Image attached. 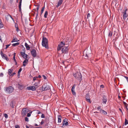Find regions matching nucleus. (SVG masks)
Segmentation results:
<instances>
[{"instance_id":"obj_7","label":"nucleus","mask_w":128,"mask_h":128,"mask_svg":"<svg viewBox=\"0 0 128 128\" xmlns=\"http://www.w3.org/2000/svg\"><path fill=\"white\" fill-rule=\"evenodd\" d=\"M28 109L26 108H24L22 109L21 112V114L23 116H26V114L28 112Z\"/></svg>"},{"instance_id":"obj_31","label":"nucleus","mask_w":128,"mask_h":128,"mask_svg":"<svg viewBox=\"0 0 128 128\" xmlns=\"http://www.w3.org/2000/svg\"><path fill=\"white\" fill-rule=\"evenodd\" d=\"M45 121L47 122L48 123L49 122V118L48 117H46L45 118Z\"/></svg>"},{"instance_id":"obj_40","label":"nucleus","mask_w":128,"mask_h":128,"mask_svg":"<svg viewBox=\"0 0 128 128\" xmlns=\"http://www.w3.org/2000/svg\"><path fill=\"white\" fill-rule=\"evenodd\" d=\"M25 120L26 121L28 122L29 121L28 118L27 117L25 118Z\"/></svg>"},{"instance_id":"obj_25","label":"nucleus","mask_w":128,"mask_h":128,"mask_svg":"<svg viewBox=\"0 0 128 128\" xmlns=\"http://www.w3.org/2000/svg\"><path fill=\"white\" fill-rule=\"evenodd\" d=\"M86 53L90 56L91 54V50H88L86 51Z\"/></svg>"},{"instance_id":"obj_27","label":"nucleus","mask_w":128,"mask_h":128,"mask_svg":"<svg viewBox=\"0 0 128 128\" xmlns=\"http://www.w3.org/2000/svg\"><path fill=\"white\" fill-rule=\"evenodd\" d=\"M112 34V32L111 31H109L108 34V37H111Z\"/></svg>"},{"instance_id":"obj_55","label":"nucleus","mask_w":128,"mask_h":128,"mask_svg":"<svg viewBox=\"0 0 128 128\" xmlns=\"http://www.w3.org/2000/svg\"><path fill=\"white\" fill-rule=\"evenodd\" d=\"M16 74V73L15 72H14L13 73H12V74H11V75H10V76H14V74Z\"/></svg>"},{"instance_id":"obj_46","label":"nucleus","mask_w":128,"mask_h":128,"mask_svg":"<svg viewBox=\"0 0 128 128\" xmlns=\"http://www.w3.org/2000/svg\"><path fill=\"white\" fill-rule=\"evenodd\" d=\"M40 8H39L38 7H37V8H36V12L37 13H38V10H39V9Z\"/></svg>"},{"instance_id":"obj_33","label":"nucleus","mask_w":128,"mask_h":128,"mask_svg":"<svg viewBox=\"0 0 128 128\" xmlns=\"http://www.w3.org/2000/svg\"><path fill=\"white\" fill-rule=\"evenodd\" d=\"M3 27V24H2L1 20L0 19V28H1Z\"/></svg>"},{"instance_id":"obj_35","label":"nucleus","mask_w":128,"mask_h":128,"mask_svg":"<svg viewBox=\"0 0 128 128\" xmlns=\"http://www.w3.org/2000/svg\"><path fill=\"white\" fill-rule=\"evenodd\" d=\"M44 8H45V6H44L42 8V10H41V15L43 13V12H44Z\"/></svg>"},{"instance_id":"obj_2","label":"nucleus","mask_w":128,"mask_h":128,"mask_svg":"<svg viewBox=\"0 0 128 128\" xmlns=\"http://www.w3.org/2000/svg\"><path fill=\"white\" fill-rule=\"evenodd\" d=\"M42 45L43 46L45 47L47 49L48 48V39L44 37L43 38Z\"/></svg>"},{"instance_id":"obj_4","label":"nucleus","mask_w":128,"mask_h":128,"mask_svg":"<svg viewBox=\"0 0 128 128\" xmlns=\"http://www.w3.org/2000/svg\"><path fill=\"white\" fill-rule=\"evenodd\" d=\"M50 89V86L46 84H44L43 86L41 88V90L42 91Z\"/></svg>"},{"instance_id":"obj_36","label":"nucleus","mask_w":128,"mask_h":128,"mask_svg":"<svg viewBox=\"0 0 128 128\" xmlns=\"http://www.w3.org/2000/svg\"><path fill=\"white\" fill-rule=\"evenodd\" d=\"M22 51L23 52H25V51H26L25 48L22 45Z\"/></svg>"},{"instance_id":"obj_8","label":"nucleus","mask_w":128,"mask_h":128,"mask_svg":"<svg viewBox=\"0 0 128 128\" xmlns=\"http://www.w3.org/2000/svg\"><path fill=\"white\" fill-rule=\"evenodd\" d=\"M31 53L33 57H35L37 56L36 51L34 49H32L31 51Z\"/></svg>"},{"instance_id":"obj_21","label":"nucleus","mask_w":128,"mask_h":128,"mask_svg":"<svg viewBox=\"0 0 128 128\" xmlns=\"http://www.w3.org/2000/svg\"><path fill=\"white\" fill-rule=\"evenodd\" d=\"M25 60L23 62V65L24 66H25L26 65V64L25 63H27L28 62V59H25Z\"/></svg>"},{"instance_id":"obj_44","label":"nucleus","mask_w":128,"mask_h":128,"mask_svg":"<svg viewBox=\"0 0 128 128\" xmlns=\"http://www.w3.org/2000/svg\"><path fill=\"white\" fill-rule=\"evenodd\" d=\"M41 117L42 118H45L44 115V114H42L41 116Z\"/></svg>"},{"instance_id":"obj_53","label":"nucleus","mask_w":128,"mask_h":128,"mask_svg":"<svg viewBox=\"0 0 128 128\" xmlns=\"http://www.w3.org/2000/svg\"><path fill=\"white\" fill-rule=\"evenodd\" d=\"M4 76V74L2 73H1L0 74V77H2Z\"/></svg>"},{"instance_id":"obj_17","label":"nucleus","mask_w":128,"mask_h":128,"mask_svg":"<svg viewBox=\"0 0 128 128\" xmlns=\"http://www.w3.org/2000/svg\"><path fill=\"white\" fill-rule=\"evenodd\" d=\"M100 111L103 114L106 115L107 114V112L104 110L100 109Z\"/></svg>"},{"instance_id":"obj_3","label":"nucleus","mask_w":128,"mask_h":128,"mask_svg":"<svg viewBox=\"0 0 128 128\" xmlns=\"http://www.w3.org/2000/svg\"><path fill=\"white\" fill-rule=\"evenodd\" d=\"M14 90L12 86H10L5 88L4 90L7 94H10L13 92Z\"/></svg>"},{"instance_id":"obj_59","label":"nucleus","mask_w":128,"mask_h":128,"mask_svg":"<svg viewBox=\"0 0 128 128\" xmlns=\"http://www.w3.org/2000/svg\"><path fill=\"white\" fill-rule=\"evenodd\" d=\"M8 16L10 17L12 19V20L14 22V19L12 18V16H11L9 14Z\"/></svg>"},{"instance_id":"obj_45","label":"nucleus","mask_w":128,"mask_h":128,"mask_svg":"<svg viewBox=\"0 0 128 128\" xmlns=\"http://www.w3.org/2000/svg\"><path fill=\"white\" fill-rule=\"evenodd\" d=\"M10 44H8L6 45V48H5L6 49H7L10 46Z\"/></svg>"},{"instance_id":"obj_24","label":"nucleus","mask_w":128,"mask_h":128,"mask_svg":"<svg viewBox=\"0 0 128 128\" xmlns=\"http://www.w3.org/2000/svg\"><path fill=\"white\" fill-rule=\"evenodd\" d=\"M19 41V40H18L17 38H16V37H13V40L12 41V42H18Z\"/></svg>"},{"instance_id":"obj_22","label":"nucleus","mask_w":128,"mask_h":128,"mask_svg":"<svg viewBox=\"0 0 128 128\" xmlns=\"http://www.w3.org/2000/svg\"><path fill=\"white\" fill-rule=\"evenodd\" d=\"M18 88L20 90H22L24 88V86L20 84H18Z\"/></svg>"},{"instance_id":"obj_26","label":"nucleus","mask_w":128,"mask_h":128,"mask_svg":"<svg viewBox=\"0 0 128 128\" xmlns=\"http://www.w3.org/2000/svg\"><path fill=\"white\" fill-rule=\"evenodd\" d=\"M15 27L16 28V30L17 32H18L19 31V30L18 28V25L16 23L15 24Z\"/></svg>"},{"instance_id":"obj_64","label":"nucleus","mask_w":128,"mask_h":128,"mask_svg":"<svg viewBox=\"0 0 128 128\" xmlns=\"http://www.w3.org/2000/svg\"><path fill=\"white\" fill-rule=\"evenodd\" d=\"M125 106L126 109L128 110V108L127 107L128 105H126V106Z\"/></svg>"},{"instance_id":"obj_37","label":"nucleus","mask_w":128,"mask_h":128,"mask_svg":"<svg viewBox=\"0 0 128 128\" xmlns=\"http://www.w3.org/2000/svg\"><path fill=\"white\" fill-rule=\"evenodd\" d=\"M22 0H20V1L19 2V4L18 5L19 7H21Z\"/></svg>"},{"instance_id":"obj_12","label":"nucleus","mask_w":128,"mask_h":128,"mask_svg":"<svg viewBox=\"0 0 128 128\" xmlns=\"http://www.w3.org/2000/svg\"><path fill=\"white\" fill-rule=\"evenodd\" d=\"M86 99V101L90 103L91 102L90 100V96L88 94H86L85 96Z\"/></svg>"},{"instance_id":"obj_32","label":"nucleus","mask_w":128,"mask_h":128,"mask_svg":"<svg viewBox=\"0 0 128 128\" xmlns=\"http://www.w3.org/2000/svg\"><path fill=\"white\" fill-rule=\"evenodd\" d=\"M22 68H20L19 69L18 71V76H20V73L22 71Z\"/></svg>"},{"instance_id":"obj_58","label":"nucleus","mask_w":128,"mask_h":128,"mask_svg":"<svg viewBox=\"0 0 128 128\" xmlns=\"http://www.w3.org/2000/svg\"><path fill=\"white\" fill-rule=\"evenodd\" d=\"M104 86L103 85H101L100 86V87L101 88H104Z\"/></svg>"},{"instance_id":"obj_49","label":"nucleus","mask_w":128,"mask_h":128,"mask_svg":"<svg viewBox=\"0 0 128 128\" xmlns=\"http://www.w3.org/2000/svg\"><path fill=\"white\" fill-rule=\"evenodd\" d=\"M90 13H88V14L87 15V18H88V17H90Z\"/></svg>"},{"instance_id":"obj_34","label":"nucleus","mask_w":128,"mask_h":128,"mask_svg":"<svg viewBox=\"0 0 128 128\" xmlns=\"http://www.w3.org/2000/svg\"><path fill=\"white\" fill-rule=\"evenodd\" d=\"M128 124V121L126 118L125 119L124 125H126Z\"/></svg>"},{"instance_id":"obj_30","label":"nucleus","mask_w":128,"mask_h":128,"mask_svg":"<svg viewBox=\"0 0 128 128\" xmlns=\"http://www.w3.org/2000/svg\"><path fill=\"white\" fill-rule=\"evenodd\" d=\"M19 43L18 42H16L15 43H14L12 44V46H17L19 45Z\"/></svg>"},{"instance_id":"obj_9","label":"nucleus","mask_w":128,"mask_h":128,"mask_svg":"<svg viewBox=\"0 0 128 128\" xmlns=\"http://www.w3.org/2000/svg\"><path fill=\"white\" fill-rule=\"evenodd\" d=\"M68 120L66 118L64 119L63 120L62 122V127H64L63 126H67L68 124Z\"/></svg>"},{"instance_id":"obj_29","label":"nucleus","mask_w":128,"mask_h":128,"mask_svg":"<svg viewBox=\"0 0 128 128\" xmlns=\"http://www.w3.org/2000/svg\"><path fill=\"white\" fill-rule=\"evenodd\" d=\"M48 14V11H46L44 15V17L45 18H46L47 17Z\"/></svg>"},{"instance_id":"obj_20","label":"nucleus","mask_w":128,"mask_h":128,"mask_svg":"<svg viewBox=\"0 0 128 128\" xmlns=\"http://www.w3.org/2000/svg\"><path fill=\"white\" fill-rule=\"evenodd\" d=\"M62 116L60 115L58 116V123H60L61 122Z\"/></svg>"},{"instance_id":"obj_56","label":"nucleus","mask_w":128,"mask_h":128,"mask_svg":"<svg viewBox=\"0 0 128 128\" xmlns=\"http://www.w3.org/2000/svg\"><path fill=\"white\" fill-rule=\"evenodd\" d=\"M42 76L43 77L44 79L46 80V76H44V75H43Z\"/></svg>"},{"instance_id":"obj_47","label":"nucleus","mask_w":128,"mask_h":128,"mask_svg":"<svg viewBox=\"0 0 128 128\" xmlns=\"http://www.w3.org/2000/svg\"><path fill=\"white\" fill-rule=\"evenodd\" d=\"M30 116H31V114L30 113H28L27 114V116L28 117H30Z\"/></svg>"},{"instance_id":"obj_23","label":"nucleus","mask_w":128,"mask_h":128,"mask_svg":"<svg viewBox=\"0 0 128 128\" xmlns=\"http://www.w3.org/2000/svg\"><path fill=\"white\" fill-rule=\"evenodd\" d=\"M13 69L12 68L8 69V74L10 76L11 74V73L12 72Z\"/></svg>"},{"instance_id":"obj_52","label":"nucleus","mask_w":128,"mask_h":128,"mask_svg":"<svg viewBox=\"0 0 128 128\" xmlns=\"http://www.w3.org/2000/svg\"><path fill=\"white\" fill-rule=\"evenodd\" d=\"M97 109L98 110H100L101 109V107L100 106H99L97 108Z\"/></svg>"},{"instance_id":"obj_54","label":"nucleus","mask_w":128,"mask_h":128,"mask_svg":"<svg viewBox=\"0 0 128 128\" xmlns=\"http://www.w3.org/2000/svg\"><path fill=\"white\" fill-rule=\"evenodd\" d=\"M43 120H42V121L40 122V124L41 125L43 124L44 123V122L43 121Z\"/></svg>"},{"instance_id":"obj_18","label":"nucleus","mask_w":128,"mask_h":128,"mask_svg":"<svg viewBox=\"0 0 128 128\" xmlns=\"http://www.w3.org/2000/svg\"><path fill=\"white\" fill-rule=\"evenodd\" d=\"M2 56L3 59L6 60L7 61L9 60L7 56L5 54H4V55H2Z\"/></svg>"},{"instance_id":"obj_13","label":"nucleus","mask_w":128,"mask_h":128,"mask_svg":"<svg viewBox=\"0 0 128 128\" xmlns=\"http://www.w3.org/2000/svg\"><path fill=\"white\" fill-rule=\"evenodd\" d=\"M20 54L23 58L25 59L27 58V57L28 56L26 54L25 52H21Z\"/></svg>"},{"instance_id":"obj_11","label":"nucleus","mask_w":128,"mask_h":128,"mask_svg":"<svg viewBox=\"0 0 128 128\" xmlns=\"http://www.w3.org/2000/svg\"><path fill=\"white\" fill-rule=\"evenodd\" d=\"M76 86V85L74 84L72 86V89L71 91L72 94L74 95H75L76 94V93L74 91V88Z\"/></svg>"},{"instance_id":"obj_62","label":"nucleus","mask_w":128,"mask_h":128,"mask_svg":"<svg viewBox=\"0 0 128 128\" xmlns=\"http://www.w3.org/2000/svg\"><path fill=\"white\" fill-rule=\"evenodd\" d=\"M0 54L2 56V55H4V54H3L2 51H1L0 52Z\"/></svg>"},{"instance_id":"obj_50","label":"nucleus","mask_w":128,"mask_h":128,"mask_svg":"<svg viewBox=\"0 0 128 128\" xmlns=\"http://www.w3.org/2000/svg\"><path fill=\"white\" fill-rule=\"evenodd\" d=\"M124 76L126 79V80L128 83V77L125 76Z\"/></svg>"},{"instance_id":"obj_5","label":"nucleus","mask_w":128,"mask_h":128,"mask_svg":"<svg viewBox=\"0 0 128 128\" xmlns=\"http://www.w3.org/2000/svg\"><path fill=\"white\" fill-rule=\"evenodd\" d=\"M65 45L64 42L62 41L60 44L58 46L57 50L58 51H60V50L64 47Z\"/></svg>"},{"instance_id":"obj_41","label":"nucleus","mask_w":128,"mask_h":128,"mask_svg":"<svg viewBox=\"0 0 128 128\" xmlns=\"http://www.w3.org/2000/svg\"><path fill=\"white\" fill-rule=\"evenodd\" d=\"M38 78V77L37 76L34 77L33 78V80L34 81H35L36 80V79Z\"/></svg>"},{"instance_id":"obj_61","label":"nucleus","mask_w":128,"mask_h":128,"mask_svg":"<svg viewBox=\"0 0 128 128\" xmlns=\"http://www.w3.org/2000/svg\"><path fill=\"white\" fill-rule=\"evenodd\" d=\"M123 103H124V105L125 106H126V105H128V104H126V102H124Z\"/></svg>"},{"instance_id":"obj_15","label":"nucleus","mask_w":128,"mask_h":128,"mask_svg":"<svg viewBox=\"0 0 128 128\" xmlns=\"http://www.w3.org/2000/svg\"><path fill=\"white\" fill-rule=\"evenodd\" d=\"M63 1V0H59V1L58 2V4L56 6V7L57 8L59 6L61 5L62 4Z\"/></svg>"},{"instance_id":"obj_57","label":"nucleus","mask_w":128,"mask_h":128,"mask_svg":"<svg viewBox=\"0 0 128 128\" xmlns=\"http://www.w3.org/2000/svg\"><path fill=\"white\" fill-rule=\"evenodd\" d=\"M19 10L20 12H22L21 7H19Z\"/></svg>"},{"instance_id":"obj_16","label":"nucleus","mask_w":128,"mask_h":128,"mask_svg":"<svg viewBox=\"0 0 128 128\" xmlns=\"http://www.w3.org/2000/svg\"><path fill=\"white\" fill-rule=\"evenodd\" d=\"M123 19L125 20L126 19V18L128 16V15L126 13V12H123Z\"/></svg>"},{"instance_id":"obj_6","label":"nucleus","mask_w":128,"mask_h":128,"mask_svg":"<svg viewBox=\"0 0 128 128\" xmlns=\"http://www.w3.org/2000/svg\"><path fill=\"white\" fill-rule=\"evenodd\" d=\"M60 50L62 53L64 54H67L68 52V47L64 46Z\"/></svg>"},{"instance_id":"obj_10","label":"nucleus","mask_w":128,"mask_h":128,"mask_svg":"<svg viewBox=\"0 0 128 128\" xmlns=\"http://www.w3.org/2000/svg\"><path fill=\"white\" fill-rule=\"evenodd\" d=\"M107 100V98L106 96L104 95L103 96V98L102 99V103L104 104H106Z\"/></svg>"},{"instance_id":"obj_19","label":"nucleus","mask_w":128,"mask_h":128,"mask_svg":"<svg viewBox=\"0 0 128 128\" xmlns=\"http://www.w3.org/2000/svg\"><path fill=\"white\" fill-rule=\"evenodd\" d=\"M25 46L27 50H29L30 48V46L26 42H25Z\"/></svg>"},{"instance_id":"obj_1","label":"nucleus","mask_w":128,"mask_h":128,"mask_svg":"<svg viewBox=\"0 0 128 128\" xmlns=\"http://www.w3.org/2000/svg\"><path fill=\"white\" fill-rule=\"evenodd\" d=\"M73 76L75 79L78 80L80 82L82 80V76L80 72H77L73 74Z\"/></svg>"},{"instance_id":"obj_43","label":"nucleus","mask_w":128,"mask_h":128,"mask_svg":"<svg viewBox=\"0 0 128 128\" xmlns=\"http://www.w3.org/2000/svg\"><path fill=\"white\" fill-rule=\"evenodd\" d=\"M38 13H37L36 14V17L35 18V20H36V21L37 20V18L38 16Z\"/></svg>"},{"instance_id":"obj_42","label":"nucleus","mask_w":128,"mask_h":128,"mask_svg":"<svg viewBox=\"0 0 128 128\" xmlns=\"http://www.w3.org/2000/svg\"><path fill=\"white\" fill-rule=\"evenodd\" d=\"M89 56V55H88V54H87L86 53V55L85 56V57H86V59H88Z\"/></svg>"},{"instance_id":"obj_38","label":"nucleus","mask_w":128,"mask_h":128,"mask_svg":"<svg viewBox=\"0 0 128 128\" xmlns=\"http://www.w3.org/2000/svg\"><path fill=\"white\" fill-rule=\"evenodd\" d=\"M4 115L5 118H8V116L6 114H4Z\"/></svg>"},{"instance_id":"obj_48","label":"nucleus","mask_w":128,"mask_h":128,"mask_svg":"<svg viewBox=\"0 0 128 128\" xmlns=\"http://www.w3.org/2000/svg\"><path fill=\"white\" fill-rule=\"evenodd\" d=\"M15 128H20V127L18 125H16L15 126Z\"/></svg>"},{"instance_id":"obj_60","label":"nucleus","mask_w":128,"mask_h":128,"mask_svg":"<svg viewBox=\"0 0 128 128\" xmlns=\"http://www.w3.org/2000/svg\"><path fill=\"white\" fill-rule=\"evenodd\" d=\"M13 60H14V62H16V60L15 59V56H13Z\"/></svg>"},{"instance_id":"obj_63","label":"nucleus","mask_w":128,"mask_h":128,"mask_svg":"<svg viewBox=\"0 0 128 128\" xmlns=\"http://www.w3.org/2000/svg\"><path fill=\"white\" fill-rule=\"evenodd\" d=\"M119 110L121 112H122V114H123V113L122 112V110L121 109V108H119Z\"/></svg>"},{"instance_id":"obj_39","label":"nucleus","mask_w":128,"mask_h":128,"mask_svg":"<svg viewBox=\"0 0 128 128\" xmlns=\"http://www.w3.org/2000/svg\"><path fill=\"white\" fill-rule=\"evenodd\" d=\"M34 6H35L37 7L40 8V5L39 4H34Z\"/></svg>"},{"instance_id":"obj_28","label":"nucleus","mask_w":128,"mask_h":128,"mask_svg":"<svg viewBox=\"0 0 128 128\" xmlns=\"http://www.w3.org/2000/svg\"><path fill=\"white\" fill-rule=\"evenodd\" d=\"M30 88H31V90L32 91H34L36 90V88H37L36 87L34 86H31Z\"/></svg>"},{"instance_id":"obj_51","label":"nucleus","mask_w":128,"mask_h":128,"mask_svg":"<svg viewBox=\"0 0 128 128\" xmlns=\"http://www.w3.org/2000/svg\"><path fill=\"white\" fill-rule=\"evenodd\" d=\"M26 88L28 90H31V88H30V86L27 87Z\"/></svg>"},{"instance_id":"obj_14","label":"nucleus","mask_w":128,"mask_h":128,"mask_svg":"<svg viewBox=\"0 0 128 128\" xmlns=\"http://www.w3.org/2000/svg\"><path fill=\"white\" fill-rule=\"evenodd\" d=\"M40 81L39 80H38L34 84V86H35L36 88H37L39 86Z\"/></svg>"}]
</instances>
